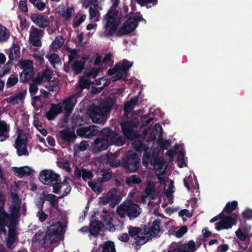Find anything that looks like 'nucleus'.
<instances>
[{
  "label": "nucleus",
  "mask_w": 252,
  "mask_h": 252,
  "mask_svg": "<svg viewBox=\"0 0 252 252\" xmlns=\"http://www.w3.org/2000/svg\"><path fill=\"white\" fill-rule=\"evenodd\" d=\"M119 3V0H115L107 13L103 16L102 23L106 30L104 32L106 37L112 36L121 23V17L119 16V11L117 9Z\"/></svg>",
  "instance_id": "obj_1"
},
{
  "label": "nucleus",
  "mask_w": 252,
  "mask_h": 252,
  "mask_svg": "<svg viewBox=\"0 0 252 252\" xmlns=\"http://www.w3.org/2000/svg\"><path fill=\"white\" fill-rule=\"evenodd\" d=\"M116 101V99L115 97L109 96L98 105H93L88 110L92 121L96 124H100L106 121V115L111 112Z\"/></svg>",
  "instance_id": "obj_2"
},
{
  "label": "nucleus",
  "mask_w": 252,
  "mask_h": 252,
  "mask_svg": "<svg viewBox=\"0 0 252 252\" xmlns=\"http://www.w3.org/2000/svg\"><path fill=\"white\" fill-rule=\"evenodd\" d=\"M49 226L47 227L45 234L42 236L41 233H36L34 235L33 239L35 241H40L41 238L44 241H49L53 243L57 241V239L61 235L63 228L61 223L58 221H49Z\"/></svg>",
  "instance_id": "obj_3"
},
{
  "label": "nucleus",
  "mask_w": 252,
  "mask_h": 252,
  "mask_svg": "<svg viewBox=\"0 0 252 252\" xmlns=\"http://www.w3.org/2000/svg\"><path fill=\"white\" fill-rule=\"evenodd\" d=\"M132 63L127 60H124L122 63L119 62L115 65L113 68H110L107 71L109 75H113L111 80L113 82L121 79H126L128 72L131 67Z\"/></svg>",
  "instance_id": "obj_4"
},
{
  "label": "nucleus",
  "mask_w": 252,
  "mask_h": 252,
  "mask_svg": "<svg viewBox=\"0 0 252 252\" xmlns=\"http://www.w3.org/2000/svg\"><path fill=\"white\" fill-rule=\"evenodd\" d=\"M141 159L131 150L128 151L122 160V166L130 173L136 172L140 166Z\"/></svg>",
  "instance_id": "obj_5"
},
{
  "label": "nucleus",
  "mask_w": 252,
  "mask_h": 252,
  "mask_svg": "<svg viewBox=\"0 0 252 252\" xmlns=\"http://www.w3.org/2000/svg\"><path fill=\"white\" fill-rule=\"evenodd\" d=\"M141 212L139 206L135 203L122 205L117 208L118 215L121 218H125L126 215L130 220L138 217Z\"/></svg>",
  "instance_id": "obj_6"
},
{
  "label": "nucleus",
  "mask_w": 252,
  "mask_h": 252,
  "mask_svg": "<svg viewBox=\"0 0 252 252\" xmlns=\"http://www.w3.org/2000/svg\"><path fill=\"white\" fill-rule=\"evenodd\" d=\"M161 220L159 219L155 220L150 227H148L146 225H143V233L146 236L141 237L140 241L139 244H145L152 237L157 236L161 230Z\"/></svg>",
  "instance_id": "obj_7"
},
{
  "label": "nucleus",
  "mask_w": 252,
  "mask_h": 252,
  "mask_svg": "<svg viewBox=\"0 0 252 252\" xmlns=\"http://www.w3.org/2000/svg\"><path fill=\"white\" fill-rule=\"evenodd\" d=\"M45 201L50 202V207L49 209V212L50 213H51V211L53 209L57 211L59 210V201L57 199V196L53 194H46L44 192H43L41 194V196L39 197L36 204L37 207L39 210V211L43 210Z\"/></svg>",
  "instance_id": "obj_8"
},
{
  "label": "nucleus",
  "mask_w": 252,
  "mask_h": 252,
  "mask_svg": "<svg viewBox=\"0 0 252 252\" xmlns=\"http://www.w3.org/2000/svg\"><path fill=\"white\" fill-rule=\"evenodd\" d=\"M108 127L104 128L101 130V136L96 138L94 143V148L95 152H99L108 149L111 145L109 137H107L108 133L106 132Z\"/></svg>",
  "instance_id": "obj_9"
},
{
  "label": "nucleus",
  "mask_w": 252,
  "mask_h": 252,
  "mask_svg": "<svg viewBox=\"0 0 252 252\" xmlns=\"http://www.w3.org/2000/svg\"><path fill=\"white\" fill-rule=\"evenodd\" d=\"M138 26L135 15L129 17L116 33L118 37L129 34L133 32Z\"/></svg>",
  "instance_id": "obj_10"
},
{
  "label": "nucleus",
  "mask_w": 252,
  "mask_h": 252,
  "mask_svg": "<svg viewBox=\"0 0 252 252\" xmlns=\"http://www.w3.org/2000/svg\"><path fill=\"white\" fill-rule=\"evenodd\" d=\"M39 180L44 185H50L55 183H61L60 176L52 170L44 169L39 174Z\"/></svg>",
  "instance_id": "obj_11"
},
{
  "label": "nucleus",
  "mask_w": 252,
  "mask_h": 252,
  "mask_svg": "<svg viewBox=\"0 0 252 252\" xmlns=\"http://www.w3.org/2000/svg\"><path fill=\"white\" fill-rule=\"evenodd\" d=\"M22 130L19 129L18 131V136L15 140V148L17 150V154L18 156L29 155V152L27 150V138L25 134H23V137H22Z\"/></svg>",
  "instance_id": "obj_12"
},
{
  "label": "nucleus",
  "mask_w": 252,
  "mask_h": 252,
  "mask_svg": "<svg viewBox=\"0 0 252 252\" xmlns=\"http://www.w3.org/2000/svg\"><path fill=\"white\" fill-rule=\"evenodd\" d=\"M237 220V216L234 213L229 216H225L224 215L222 220L216 223L215 229L217 231H220L222 229L231 228L233 225L236 223Z\"/></svg>",
  "instance_id": "obj_13"
},
{
  "label": "nucleus",
  "mask_w": 252,
  "mask_h": 252,
  "mask_svg": "<svg viewBox=\"0 0 252 252\" xmlns=\"http://www.w3.org/2000/svg\"><path fill=\"white\" fill-rule=\"evenodd\" d=\"M44 34V30L32 26L30 32L29 43L34 47L41 46L42 44L41 39Z\"/></svg>",
  "instance_id": "obj_14"
},
{
  "label": "nucleus",
  "mask_w": 252,
  "mask_h": 252,
  "mask_svg": "<svg viewBox=\"0 0 252 252\" xmlns=\"http://www.w3.org/2000/svg\"><path fill=\"white\" fill-rule=\"evenodd\" d=\"M124 136L129 140H134L138 136L137 132L134 130V125L130 121H126L121 124Z\"/></svg>",
  "instance_id": "obj_15"
},
{
  "label": "nucleus",
  "mask_w": 252,
  "mask_h": 252,
  "mask_svg": "<svg viewBox=\"0 0 252 252\" xmlns=\"http://www.w3.org/2000/svg\"><path fill=\"white\" fill-rule=\"evenodd\" d=\"M150 162L156 169V173H159L160 174L165 173L167 165L163 158H158L157 155H153L150 159Z\"/></svg>",
  "instance_id": "obj_16"
},
{
  "label": "nucleus",
  "mask_w": 252,
  "mask_h": 252,
  "mask_svg": "<svg viewBox=\"0 0 252 252\" xmlns=\"http://www.w3.org/2000/svg\"><path fill=\"white\" fill-rule=\"evenodd\" d=\"M118 189L117 188H113L110 189L107 193L106 195L103 198V203H110V206L111 207H114L115 206L118 204L121 198L119 195H117Z\"/></svg>",
  "instance_id": "obj_17"
},
{
  "label": "nucleus",
  "mask_w": 252,
  "mask_h": 252,
  "mask_svg": "<svg viewBox=\"0 0 252 252\" xmlns=\"http://www.w3.org/2000/svg\"><path fill=\"white\" fill-rule=\"evenodd\" d=\"M98 127L95 125L82 127L77 130V134L82 137L90 138L97 134Z\"/></svg>",
  "instance_id": "obj_18"
},
{
  "label": "nucleus",
  "mask_w": 252,
  "mask_h": 252,
  "mask_svg": "<svg viewBox=\"0 0 252 252\" xmlns=\"http://www.w3.org/2000/svg\"><path fill=\"white\" fill-rule=\"evenodd\" d=\"M31 21L38 27L45 29L48 27L49 21L39 13H31L30 15Z\"/></svg>",
  "instance_id": "obj_19"
},
{
  "label": "nucleus",
  "mask_w": 252,
  "mask_h": 252,
  "mask_svg": "<svg viewBox=\"0 0 252 252\" xmlns=\"http://www.w3.org/2000/svg\"><path fill=\"white\" fill-rule=\"evenodd\" d=\"M143 225L141 227L130 226L128 228V233L130 237H134V244L136 246H140L143 244H139L141 241V237L146 236L143 233Z\"/></svg>",
  "instance_id": "obj_20"
},
{
  "label": "nucleus",
  "mask_w": 252,
  "mask_h": 252,
  "mask_svg": "<svg viewBox=\"0 0 252 252\" xmlns=\"http://www.w3.org/2000/svg\"><path fill=\"white\" fill-rule=\"evenodd\" d=\"M62 112V106L60 103H52L50 109L45 115L48 120H53Z\"/></svg>",
  "instance_id": "obj_21"
},
{
  "label": "nucleus",
  "mask_w": 252,
  "mask_h": 252,
  "mask_svg": "<svg viewBox=\"0 0 252 252\" xmlns=\"http://www.w3.org/2000/svg\"><path fill=\"white\" fill-rule=\"evenodd\" d=\"M76 98L75 94H72L63 100V104L65 114L69 115L73 110L76 103Z\"/></svg>",
  "instance_id": "obj_22"
},
{
  "label": "nucleus",
  "mask_w": 252,
  "mask_h": 252,
  "mask_svg": "<svg viewBox=\"0 0 252 252\" xmlns=\"http://www.w3.org/2000/svg\"><path fill=\"white\" fill-rule=\"evenodd\" d=\"M74 173L76 178H80L82 177L84 181H87V180H91L94 177V174L92 172L84 168L79 169L76 167Z\"/></svg>",
  "instance_id": "obj_23"
},
{
  "label": "nucleus",
  "mask_w": 252,
  "mask_h": 252,
  "mask_svg": "<svg viewBox=\"0 0 252 252\" xmlns=\"http://www.w3.org/2000/svg\"><path fill=\"white\" fill-rule=\"evenodd\" d=\"M107 130L106 132L108 133V135L106 136L109 137L111 145L113 144L123 145L125 144L123 138L119 136L115 131H113L109 127H108V130Z\"/></svg>",
  "instance_id": "obj_24"
},
{
  "label": "nucleus",
  "mask_w": 252,
  "mask_h": 252,
  "mask_svg": "<svg viewBox=\"0 0 252 252\" xmlns=\"http://www.w3.org/2000/svg\"><path fill=\"white\" fill-rule=\"evenodd\" d=\"M90 225V233L94 236H97L102 227H104L102 222L99 220L91 221Z\"/></svg>",
  "instance_id": "obj_25"
},
{
  "label": "nucleus",
  "mask_w": 252,
  "mask_h": 252,
  "mask_svg": "<svg viewBox=\"0 0 252 252\" xmlns=\"http://www.w3.org/2000/svg\"><path fill=\"white\" fill-rule=\"evenodd\" d=\"M10 216L4 210V208L0 206V230H5V227L7 226Z\"/></svg>",
  "instance_id": "obj_26"
},
{
  "label": "nucleus",
  "mask_w": 252,
  "mask_h": 252,
  "mask_svg": "<svg viewBox=\"0 0 252 252\" xmlns=\"http://www.w3.org/2000/svg\"><path fill=\"white\" fill-rule=\"evenodd\" d=\"M61 138L64 141L73 142L76 138V135L74 132L69 131L67 129H64L60 131Z\"/></svg>",
  "instance_id": "obj_27"
},
{
  "label": "nucleus",
  "mask_w": 252,
  "mask_h": 252,
  "mask_svg": "<svg viewBox=\"0 0 252 252\" xmlns=\"http://www.w3.org/2000/svg\"><path fill=\"white\" fill-rule=\"evenodd\" d=\"M9 125H7L4 121H0V137H3L4 139L9 138Z\"/></svg>",
  "instance_id": "obj_28"
},
{
  "label": "nucleus",
  "mask_w": 252,
  "mask_h": 252,
  "mask_svg": "<svg viewBox=\"0 0 252 252\" xmlns=\"http://www.w3.org/2000/svg\"><path fill=\"white\" fill-rule=\"evenodd\" d=\"M34 75L33 70L22 71L20 74V82L26 83L29 80H32Z\"/></svg>",
  "instance_id": "obj_29"
},
{
  "label": "nucleus",
  "mask_w": 252,
  "mask_h": 252,
  "mask_svg": "<svg viewBox=\"0 0 252 252\" xmlns=\"http://www.w3.org/2000/svg\"><path fill=\"white\" fill-rule=\"evenodd\" d=\"M85 62L81 61H76L72 64V69L74 74H80L84 69Z\"/></svg>",
  "instance_id": "obj_30"
},
{
  "label": "nucleus",
  "mask_w": 252,
  "mask_h": 252,
  "mask_svg": "<svg viewBox=\"0 0 252 252\" xmlns=\"http://www.w3.org/2000/svg\"><path fill=\"white\" fill-rule=\"evenodd\" d=\"M103 222L106 229L110 231H114L115 230V226L112 222V219L110 215H105L103 217Z\"/></svg>",
  "instance_id": "obj_31"
},
{
  "label": "nucleus",
  "mask_w": 252,
  "mask_h": 252,
  "mask_svg": "<svg viewBox=\"0 0 252 252\" xmlns=\"http://www.w3.org/2000/svg\"><path fill=\"white\" fill-rule=\"evenodd\" d=\"M106 163L108 164L112 167H117L122 165V162L121 160L118 159L113 155L107 156Z\"/></svg>",
  "instance_id": "obj_32"
},
{
  "label": "nucleus",
  "mask_w": 252,
  "mask_h": 252,
  "mask_svg": "<svg viewBox=\"0 0 252 252\" xmlns=\"http://www.w3.org/2000/svg\"><path fill=\"white\" fill-rule=\"evenodd\" d=\"M20 56V49L18 47L15 46L10 49L8 54L9 61L7 63H10V61H13Z\"/></svg>",
  "instance_id": "obj_33"
},
{
  "label": "nucleus",
  "mask_w": 252,
  "mask_h": 252,
  "mask_svg": "<svg viewBox=\"0 0 252 252\" xmlns=\"http://www.w3.org/2000/svg\"><path fill=\"white\" fill-rule=\"evenodd\" d=\"M238 206V202L237 201H233L232 202H228L226 203L225 207L222 211L223 213L230 214L235 210Z\"/></svg>",
  "instance_id": "obj_34"
},
{
  "label": "nucleus",
  "mask_w": 252,
  "mask_h": 252,
  "mask_svg": "<svg viewBox=\"0 0 252 252\" xmlns=\"http://www.w3.org/2000/svg\"><path fill=\"white\" fill-rule=\"evenodd\" d=\"M141 182L142 180L138 175H132L126 179V182L128 186L131 187L133 185L139 184Z\"/></svg>",
  "instance_id": "obj_35"
},
{
  "label": "nucleus",
  "mask_w": 252,
  "mask_h": 252,
  "mask_svg": "<svg viewBox=\"0 0 252 252\" xmlns=\"http://www.w3.org/2000/svg\"><path fill=\"white\" fill-rule=\"evenodd\" d=\"M15 169L16 173L20 178H22L26 175L29 176L32 174L31 168L27 166L20 168H15Z\"/></svg>",
  "instance_id": "obj_36"
},
{
  "label": "nucleus",
  "mask_w": 252,
  "mask_h": 252,
  "mask_svg": "<svg viewBox=\"0 0 252 252\" xmlns=\"http://www.w3.org/2000/svg\"><path fill=\"white\" fill-rule=\"evenodd\" d=\"M137 101V99H131L129 101L126 102L124 106V111L126 113H129L134 109Z\"/></svg>",
  "instance_id": "obj_37"
},
{
  "label": "nucleus",
  "mask_w": 252,
  "mask_h": 252,
  "mask_svg": "<svg viewBox=\"0 0 252 252\" xmlns=\"http://www.w3.org/2000/svg\"><path fill=\"white\" fill-rule=\"evenodd\" d=\"M20 65L23 71L33 70V62L31 60H27L21 61Z\"/></svg>",
  "instance_id": "obj_38"
},
{
  "label": "nucleus",
  "mask_w": 252,
  "mask_h": 252,
  "mask_svg": "<svg viewBox=\"0 0 252 252\" xmlns=\"http://www.w3.org/2000/svg\"><path fill=\"white\" fill-rule=\"evenodd\" d=\"M9 37V31L0 24V41H6Z\"/></svg>",
  "instance_id": "obj_39"
},
{
  "label": "nucleus",
  "mask_w": 252,
  "mask_h": 252,
  "mask_svg": "<svg viewBox=\"0 0 252 252\" xmlns=\"http://www.w3.org/2000/svg\"><path fill=\"white\" fill-rule=\"evenodd\" d=\"M18 81V75L14 73L10 75L6 83L7 88H11L14 86Z\"/></svg>",
  "instance_id": "obj_40"
},
{
  "label": "nucleus",
  "mask_w": 252,
  "mask_h": 252,
  "mask_svg": "<svg viewBox=\"0 0 252 252\" xmlns=\"http://www.w3.org/2000/svg\"><path fill=\"white\" fill-rule=\"evenodd\" d=\"M155 191V187L153 183L149 182L148 183L146 188L144 190V192L146 194V196H142V200L143 201L145 198L148 196H149L150 195L153 194Z\"/></svg>",
  "instance_id": "obj_41"
},
{
  "label": "nucleus",
  "mask_w": 252,
  "mask_h": 252,
  "mask_svg": "<svg viewBox=\"0 0 252 252\" xmlns=\"http://www.w3.org/2000/svg\"><path fill=\"white\" fill-rule=\"evenodd\" d=\"M64 42V39L62 36H57L51 44L52 49H57L61 47L63 45Z\"/></svg>",
  "instance_id": "obj_42"
},
{
  "label": "nucleus",
  "mask_w": 252,
  "mask_h": 252,
  "mask_svg": "<svg viewBox=\"0 0 252 252\" xmlns=\"http://www.w3.org/2000/svg\"><path fill=\"white\" fill-rule=\"evenodd\" d=\"M103 70V68L102 67L93 68L89 71L85 72V75L86 77H92L95 78L98 75V73Z\"/></svg>",
  "instance_id": "obj_43"
},
{
  "label": "nucleus",
  "mask_w": 252,
  "mask_h": 252,
  "mask_svg": "<svg viewBox=\"0 0 252 252\" xmlns=\"http://www.w3.org/2000/svg\"><path fill=\"white\" fill-rule=\"evenodd\" d=\"M102 177H98L97 181L100 183H103L109 180L111 178V174L108 171L104 170H102Z\"/></svg>",
  "instance_id": "obj_44"
},
{
  "label": "nucleus",
  "mask_w": 252,
  "mask_h": 252,
  "mask_svg": "<svg viewBox=\"0 0 252 252\" xmlns=\"http://www.w3.org/2000/svg\"><path fill=\"white\" fill-rule=\"evenodd\" d=\"M73 7H67L66 10L62 9L61 11V15L62 17L66 20H69L72 15V10H73Z\"/></svg>",
  "instance_id": "obj_45"
},
{
  "label": "nucleus",
  "mask_w": 252,
  "mask_h": 252,
  "mask_svg": "<svg viewBox=\"0 0 252 252\" xmlns=\"http://www.w3.org/2000/svg\"><path fill=\"white\" fill-rule=\"evenodd\" d=\"M136 1L141 6H146L147 8L151 7V5L149 6V4H152V6H155L158 4V0H136Z\"/></svg>",
  "instance_id": "obj_46"
},
{
  "label": "nucleus",
  "mask_w": 252,
  "mask_h": 252,
  "mask_svg": "<svg viewBox=\"0 0 252 252\" xmlns=\"http://www.w3.org/2000/svg\"><path fill=\"white\" fill-rule=\"evenodd\" d=\"M88 77L85 75L80 78L79 80V85L82 89L89 88L91 82L87 78Z\"/></svg>",
  "instance_id": "obj_47"
},
{
  "label": "nucleus",
  "mask_w": 252,
  "mask_h": 252,
  "mask_svg": "<svg viewBox=\"0 0 252 252\" xmlns=\"http://www.w3.org/2000/svg\"><path fill=\"white\" fill-rule=\"evenodd\" d=\"M98 7H93L92 6L90 7L89 13L91 19L95 18V21L99 20L98 17L100 16V13L97 9Z\"/></svg>",
  "instance_id": "obj_48"
},
{
  "label": "nucleus",
  "mask_w": 252,
  "mask_h": 252,
  "mask_svg": "<svg viewBox=\"0 0 252 252\" xmlns=\"http://www.w3.org/2000/svg\"><path fill=\"white\" fill-rule=\"evenodd\" d=\"M133 147L138 152H142L147 148L146 145L140 141L135 142L133 143Z\"/></svg>",
  "instance_id": "obj_49"
},
{
  "label": "nucleus",
  "mask_w": 252,
  "mask_h": 252,
  "mask_svg": "<svg viewBox=\"0 0 252 252\" xmlns=\"http://www.w3.org/2000/svg\"><path fill=\"white\" fill-rule=\"evenodd\" d=\"M67 51L70 53L68 57L69 63L72 62L75 59L78 57L77 50L76 49L67 48Z\"/></svg>",
  "instance_id": "obj_50"
},
{
  "label": "nucleus",
  "mask_w": 252,
  "mask_h": 252,
  "mask_svg": "<svg viewBox=\"0 0 252 252\" xmlns=\"http://www.w3.org/2000/svg\"><path fill=\"white\" fill-rule=\"evenodd\" d=\"M114 246V243L112 241L105 243L102 246L103 248L102 252H110Z\"/></svg>",
  "instance_id": "obj_51"
},
{
  "label": "nucleus",
  "mask_w": 252,
  "mask_h": 252,
  "mask_svg": "<svg viewBox=\"0 0 252 252\" xmlns=\"http://www.w3.org/2000/svg\"><path fill=\"white\" fill-rule=\"evenodd\" d=\"M9 209L10 211V215H9L10 217H18L20 209V207L10 206Z\"/></svg>",
  "instance_id": "obj_52"
},
{
  "label": "nucleus",
  "mask_w": 252,
  "mask_h": 252,
  "mask_svg": "<svg viewBox=\"0 0 252 252\" xmlns=\"http://www.w3.org/2000/svg\"><path fill=\"white\" fill-rule=\"evenodd\" d=\"M182 248L186 249L187 251L189 252H193L195 250V244L193 241H189L187 245H184Z\"/></svg>",
  "instance_id": "obj_53"
},
{
  "label": "nucleus",
  "mask_w": 252,
  "mask_h": 252,
  "mask_svg": "<svg viewBox=\"0 0 252 252\" xmlns=\"http://www.w3.org/2000/svg\"><path fill=\"white\" fill-rule=\"evenodd\" d=\"M60 60L59 55L56 53H53L48 57V60L51 64L58 63Z\"/></svg>",
  "instance_id": "obj_54"
},
{
  "label": "nucleus",
  "mask_w": 252,
  "mask_h": 252,
  "mask_svg": "<svg viewBox=\"0 0 252 252\" xmlns=\"http://www.w3.org/2000/svg\"><path fill=\"white\" fill-rule=\"evenodd\" d=\"M188 231V227L186 225L182 226L175 232V236L177 238H181Z\"/></svg>",
  "instance_id": "obj_55"
},
{
  "label": "nucleus",
  "mask_w": 252,
  "mask_h": 252,
  "mask_svg": "<svg viewBox=\"0 0 252 252\" xmlns=\"http://www.w3.org/2000/svg\"><path fill=\"white\" fill-rule=\"evenodd\" d=\"M235 233L237 237L241 241H244L249 238L248 236L244 233L240 228L235 232Z\"/></svg>",
  "instance_id": "obj_56"
},
{
  "label": "nucleus",
  "mask_w": 252,
  "mask_h": 252,
  "mask_svg": "<svg viewBox=\"0 0 252 252\" xmlns=\"http://www.w3.org/2000/svg\"><path fill=\"white\" fill-rule=\"evenodd\" d=\"M128 7L126 4L123 3V8L121 11L120 14L119 13V16L121 17V19L123 17H127L128 16Z\"/></svg>",
  "instance_id": "obj_57"
},
{
  "label": "nucleus",
  "mask_w": 252,
  "mask_h": 252,
  "mask_svg": "<svg viewBox=\"0 0 252 252\" xmlns=\"http://www.w3.org/2000/svg\"><path fill=\"white\" fill-rule=\"evenodd\" d=\"M38 88L35 82H32L30 85L29 92L31 95L35 94L38 91Z\"/></svg>",
  "instance_id": "obj_58"
},
{
  "label": "nucleus",
  "mask_w": 252,
  "mask_h": 252,
  "mask_svg": "<svg viewBox=\"0 0 252 252\" xmlns=\"http://www.w3.org/2000/svg\"><path fill=\"white\" fill-rule=\"evenodd\" d=\"M150 152L148 151V147L144 151V155H143V165L146 166L148 164V161H146L145 159H147L149 160L151 158Z\"/></svg>",
  "instance_id": "obj_59"
},
{
  "label": "nucleus",
  "mask_w": 252,
  "mask_h": 252,
  "mask_svg": "<svg viewBox=\"0 0 252 252\" xmlns=\"http://www.w3.org/2000/svg\"><path fill=\"white\" fill-rule=\"evenodd\" d=\"M18 217H10L9 220V225H7L9 228H15L17 225V220Z\"/></svg>",
  "instance_id": "obj_60"
},
{
  "label": "nucleus",
  "mask_w": 252,
  "mask_h": 252,
  "mask_svg": "<svg viewBox=\"0 0 252 252\" xmlns=\"http://www.w3.org/2000/svg\"><path fill=\"white\" fill-rule=\"evenodd\" d=\"M86 18V16L85 14L81 15V16L75 22H74L73 23V27L74 28H76L78 27L81 23L84 22Z\"/></svg>",
  "instance_id": "obj_61"
},
{
  "label": "nucleus",
  "mask_w": 252,
  "mask_h": 252,
  "mask_svg": "<svg viewBox=\"0 0 252 252\" xmlns=\"http://www.w3.org/2000/svg\"><path fill=\"white\" fill-rule=\"evenodd\" d=\"M242 216L246 220L252 219V210L250 209H246L243 213Z\"/></svg>",
  "instance_id": "obj_62"
},
{
  "label": "nucleus",
  "mask_w": 252,
  "mask_h": 252,
  "mask_svg": "<svg viewBox=\"0 0 252 252\" xmlns=\"http://www.w3.org/2000/svg\"><path fill=\"white\" fill-rule=\"evenodd\" d=\"M37 216L41 222L44 221L48 217V215L43 212V210L37 212Z\"/></svg>",
  "instance_id": "obj_63"
},
{
  "label": "nucleus",
  "mask_w": 252,
  "mask_h": 252,
  "mask_svg": "<svg viewBox=\"0 0 252 252\" xmlns=\"http://www.w3.org/2000/svg\"><path fill=\"white\" fill-rule=\"evenodd\" d=\"M171 144V140L170 139L166 140L161 142L160 144V148L163 150H167Z\"/></svg>",
  "instance_id": "obj_64"
}]
</instances>
